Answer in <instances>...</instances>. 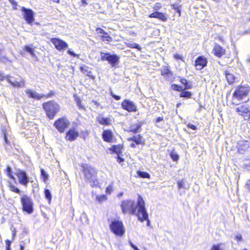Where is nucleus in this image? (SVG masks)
I'll list each match as a JSON object with an SVG mask.
<instances>
[{"label":"nucleus","instance_id":"nucleus-1","mask_svg":"<svg viewBox=\"0 0 250 250\" xmlns=\"http://www.w3.org/2000/svg\"><path fill=\"white\" fill-rule=\"evenodd\" d=\"M82 171L84 174L85 181L90 184L92 187L98 186L99 182L97 178V172L92 166L87 164L82 166Z\"/></svg>","mask_w":250,"mask_h":250},{"label":"nucleus","instance_id":"nucleus-2","mask_svg":"<svg viewBox=\"0 0 250 250\" xmlns=\"http://www.w3.org/2000/svg\"><path fill=\"white\" fill-rule=\"evenodd\" d=\"M250 89L248 86L243 85L238 87L233 93L232 104L235 105H239L238 102L247 96L250 92Z\"/></svg>","mask_w":250,"mask_h":250},{"label":"nucleus","instance_id":"nucleus-3","mask_svg":"<svg viewBox=\"0 0 250 250\" xmlns=\"http://www.w3.org/2000/svg\"><path fill=\"white\" fill-rule=\"evenodd\" d=\"M137 212L136 215L138 220L141 222H143L145 220L148 219V214L145 207V203L143 197L139 195L137 204Z\"/></svg>","mask_w":250,"mask_h":250},{"label":"nucleus","instance_id":"nucleus-4","mask_svg":"<svg viewBox=\"0 0 250 250\" xmlns=\"http://www.w3.org/2000/svg\"><path fill=\"white\" fill-rule=\"evenodd\" d=\"M42 107L50 119H53L60 110L59 104L53 101L44 103Z\"/></svg>","mask_w":250,"mask_h":250},{"label":"nucleus","instance_id":"nucleus-5","mask_svg":"<svg viewBox=\"0 0 250 250\" xmlns=\"http://www.w3.org/2000/svg\"><path fill=\"white\" fill-rule=\"evenodd\" d=\"M111 231L115 235L121 237L125 233V228L123 222L115 219L112 220L109 224Z\"/></svg>","mask_w":250,"mask_h":250},{"label":"nucleus","instance_id":"nucleus-6","mask_svg":"<svg viewBox=\"0 0 250 250\" xmlns=\"http://www.w3.org/2000/svg\"><path fill=\"white\" fill-rule=\"evenodd\" d=\"M21 202L22 205V210L28 214H31L33 212V202L31 198L26 194L21 195Z\"/></svg>","mask_w":250,"mask_h":250},{"label":"nucleus","instance_id":"nucleus-7","mask_svg":"<svg viewBox=\"0 0 250 250\" xmlns=\"http://www.w3.org/2000/svg\"><path fill=\"white\" fill-rule=\"evenodd\" d=\"M122 212L124 214L129 213L132 215L136 214L137 206L135 205L134 201L131 200H125L122 201L121 205Z\"/></svg>","mask_w":250,"mask_h":250},{"label":"nucleus","instance_id":"nucleus-8","mask_svg":"<svg viewBox=\"0 0 250 250\" xmlns=\"http://www.w3.org/2000/svg\"><path fill=\"white\" fill-rule=\"evenodd\" d=\"M69 124L70 122L66 118L62 117L56 121L54 125L60 133H62L68 127Z\"/></svg>","mask_w":250,"mask_h":250},{"label":"nucleus","instance_id":"nucleus-9","mask_svg":"<svg viewBox=\"0 0 250 250\" xmlns=\"http://www.w3.org/2000/svg\"><path fill=\"white\" fill-rule=\"evenodd\" d=\"M5 79L14 87L17 88L25 87V81L21 78H18L15 80V78L9 75H7L6 77H5Z\"/></svg>","mask_w":250,"mask_h":250},{"label":"nucleus","instance_id":"nucleus-10","mask_svg":"<svg viewBox=\"0 0 250 250\" xmlns=\"http://www.w3.org/2000/svg\"><path fill=\"white\" fill-rule=\"evenodd\" d=\"M16 175L18 178L19 183L26 187L28 183L29 182V178L26 172L24 171L18 169L17 171Z\"/></svg>","mask_w":250,"mask_h":250},{"label":"nucleus","instance_id":"nucleus-11","mask_svg":"<svg viewBox=\"0 0 250 250\" xmlns=\"http://www.w3.org/2000/svg\"><path fill=\"white\" fill-rule=\"evenodd\" d=\"M121 105L124 109L129 112H136L137 110V107L135 104L129 100H124Z\"/></svg>","mask_w":250,"mask_h":250},{"label":"nucleus","instance_id":"nucleus-12","mask_svg":"<svg viewBox=\"0 0 250 250\" xmlns=\"http://www.w3.org/2000/svg\"><path fill=\"white\" fill-rule=\"evenodd\" d=\"M101 58L102 61L108 62H117L119 60V57L116 55L107 52H101Z\"/></svg>","mask_w":250,"mask_h":250},{"label":"nucleus","instance_id":"nucleus-13","mask_svg":"<svg viewBox=\"0 0 250 250\" xmlns=\"http://www.w3.org/2000/svg\"><path fill=\"white\" fill-rule=\"evenodd\" d=\"M21 10L24 13L23 17L25 20L28 24H31L34 20L33 11L31 9H27L24 7H22Z\"/></svg>","mask_w":250,"mask_h":250},{"label":"nucleus","instance_id":"nucleus-14","mask_svg":"<svg viewBox=\"0 0 250 250\" xmlns=\"http://www.w3.org/2000/svg\"><path fill=\"white\" fill-rule=\"evenodd\" d=\"M51 42L55 48L60 51L65 49L68 46L66 42L58 38H52Z\"/></svg>","mask_w":250,"mask_h":250},{"label":"nucleus","instance_id":"nucleus-15","mask_svg":"<svg viewBox=\"0 0 250 250\" xmlns=\"http://www.w3.org/2000/svg\"><path fill=\"white\" fill-rule=\"evenodd\" d=\"M128 140L134 142L136 145H144L145 144V140L141 134L133 136L129 138Z\"/></svg>","mask_w":250,"mask_h":250},{"label":"nucleus","instance_id":"nucleus-16","mask_svg":"<svg viewBox=\"0 0 250 250\" xmlns=\"http://www.w3.org/2000/svg\"><path fill=\"white\" fill-rule=\"evenodd\" d=\"M250 107L248 104H243L235 108V111L239 115L242 116L244 114H248L250 112Z\"/></svg>","mask_w":250,"mask_h":250},{"label":"nucleus","instance_id":"nucleus-17","mask_svg":"<svg viewBox=\"0 0 250 250\" xmlns=\"http://www.w3.org/2000/svg\"><path fill=\"white\" fill-rule=\"evenodd\" d=\"M79 136L78 131L74 129H69L66 133V139L69 141H74Z\"/></svg>","mask_w":250,"mask_h":250},{"label":"nucleus","instance_id":"nucleus-18","mask_svg":"<svg viewBox=\"0 0 250 250\" xmlns=\"http://www.w3.org/2000/svg\"><path fill=\"white\" fill-rule=\"evenodd\" d=\"M249 143L248 141H240L237 146L238 151L240 153H243L244 151L249 148Z\"/></svg>","mask_w":250,"mask_h":250},{"label":"nucleus","instance_id":"nucleus-19","mask_svg":"<svg viewBox=\"0 0 250 250\" xmlns=\"http://www.w3.org/2000/svg\"><path fill=\"white\" fill-rule=\"evenodd\" d=\"M213 51L215 56L220 57L225 54V50L221 45L215 44Z\"/></svg>","mask_w":250,"mask_h":250},{"label":"nucleus","instance_id":"nucleus-20","mask_svg":"<svg viewBox=\"0 0 250 250\" xmlns=\"http://www.w3.org/2000/svg\"><path fill=\"white\" fill-rule=\"evenodd\" d=\"M102 136L104 141L109 143L112 142L113 134L110 130H104L102 133Z\"/></svg>","mask_w":250,"mask_h":250},{"label":"nucleus","instance_id":"nucleus-21","mask_svg":"<svg viewBox=\"0 0 250 250\" xmlns=\"http://www.w3.org/2000/svg\"><path fill=\"white\" fill-rule=\"evenodd\" d=\"M149 17L151 18H157L162 21H166L167 20V18L166 17L165 14L159 12H155L150 14L149 15Z\"/></svg>","mask_w":250,"mask_h":250},{"label":"nucleus","instance_id":"nucleus-22","mask_svg":"<svg viewBox=\"0 0 250 250\" xmlns=\"http://www.w3.org/2000/svg\"><path fill=\"white\" fill-rule=\"evenodd\" d=\"M25 93L30 98L38 100L42 98V95L37 93L36 91H33L31 89H26L25 90Z\"/></svg>","mask_w":250,"mask_h":250},{"label":"nucleus","instance_id":"nucleus-23","mask_svg":"<svg viewBox=\"0 0 250 250\" xmlns=\"http://www.w3.org/2000/svg\"><path fill=\"white\" fill-rule=\"evenodd\" d=\"M97 121L99 124L104 125H110V122L111 121L109 118H105L101 116L97 117Z\"/></svg>","mask_w":250,"mask_h":250},{"label":"nucleus","instance_id":"nucleus-24","mask_svg":"<svg viewBox=\"0 0 250 250\" xmlns=\"http://www.w3.org/2000/svg\"><path fill=\"white\" fill-rule=\"evenodd\" d=\"M80 68L83 74H85L87 76H89L93 80L95 79V76L92 75V72L91 71V69L89 67H88L85 65H83L81 66Z\"/></svg>","mask_w":250,"mask_h":250},{"label":"nucleus","instance_id":"nucleus-25","mask_svg":"<svg viewBox=\"0 0 250 250\" xmlns=\"http://www.w3.org/2000/svg\"><path fill=\"white\" fill-rule=\"evenodd\" d=\"M225 75H226V77L227 80V81L229 84H231L234 82L235 79V77L234 76V75L232 74L229 73V71L226 70Z\"/></svg>","mask_w":250,"mask_h":250},{"label":"nucleus","instance_id":"nucleus-26","mask_svg":"<svg viewBox=\"0 0 250 250\" xmlns=\"http://www.w3.org/2000/svg\"><path fill=\"white\" fill-rule=\"evenodd\" d=\"M142 125V124L140 122L132 125L130 127V131L134 133H136L139 132V130L140 129Z\"/></svg>","mask_w":250,"mask_h":250},{"label":"nucleus","instance_id":"nucleus-27","mask_svg":"<svg viewBox=\"0 0 250 250\" xmlns=\"http://www.w3.org/2000/svg\"><path fill=\"white\" fill-rule=\"evenodd\" d=\"M192 96L191 92L186 91L185 89H183L181 91V93L180 94V97L185 98L187 99H189L191 98Z\"/></svg>","mask_w":250,"mask_h":250},{"label":"nucleus","instance_id":"nucleus-28","mask_svg":"<svg viewBox=\"0 0 250 250\" xmlns=\"http://www.w3.org/2000/svg\"><path fill=\"white\" fill-rule=\"evenodd\" d=\"M163 76L166 80L169 82H172L174 81L173 73L170 70L168 71V72H167Z\"/></svg>","mask_w":250,"mask_h":250},{"label":"nucleus","instance_id":"nucleus-29","mask_svg":"<svg viewBox=\"0 0 250 250\" xmlns=\"http://www.w3.org/2000/svg\"><path fill=\"white\" fill-rule=\"evenodd\" d=\"M180 82L181 83L184 85L185 89H190L192 87L191 83H189L188 81L185 78L180 79Z\"/></svg>","mask_w":250,"mask_h":250},{"label":"nucleus","instance_id":"nucleus-30","mask_svg":"<svg viewBox=\"0 0 250 250\" xmlns=\"http://www.w3.org/2000/svg\"><path fill=\"white\" fill-rule=\"evenodd\" d=\"M127 47L130 48H136L138 50L140 51L141 50V47L138 44H137L134 42H129L125 43Z\"/></svg>","mask_w":250,"mask_h":250},{"label":"nucleus","instance_id":"nucleus-31","mask_svg":"<svg viewBox=\"0 0 250 250\" xmlns=\"http://www.w3.org/2000/svg\"><path fill=\"white\" fill-rule=\"evenodd\" d=\"M74 97L75 101H76V104H77L79 108L80 109L85 110L86 109H85V107L81 104V100L80 98L79 97L76 96V95H74Z\"/></svg>","mask_w":250,"mask_h":250},{"label":"nucleus","instance_id":"nucleus-32","mask_svg":"<svg viewBox=\"0 0 250 250\" xmlns=\"http://www.w3.org/2000/svg\"><path fill=\"white\" fill-rule=\"evenodd\" d=\"M137 173L138 175L143 178H150V175L148 173L145 172V171H142L140 170H138L137 172Z\"/></svg>","mask_w":250,"mask_h":250},{"label":"nucleus","instance_id":"nucleus-33","mask_svg":"<svg viewBox=\"0 0 250 250\" xmlns=\"http://www.w3.org/2000/svg\"><path fill=\"white\" fill-rule=\"evenodd\" d=\"M110 150L112 151L113 152L116 153L118 154H119L121 153V147L120 146H112V147L110 148Z\"/></svg>","mask_w":250,"mask_h":250},{"label":"nucleus","instance_id":"nucleus-34","mask_svg":"<svg viewBox=\"0 0 250 250\" xmlns=\"http://www.w3.org/2000/svg\"><path fill=\"white\" fill-rule=\"evenodd\" d=\"M45 198L48 200L49 203L51 201L52 194L49 189H45L44 191Z\"/></svg>","mask_w":250,"mask_h":250},{"label":"nucleus","instance_id":"nucleus-35","mask_svg":"<svg viewBox=\"0 0 250 250\" xmlns=\"http://www.w3.org/2000/svg\"><path fill=\"white\" fill-rule=\"evenodd\" d=\"M9 187L11 191L21 195V191L20 189H19L18 188L15 187L14 185L10 184Z\"/></svg>","mask_w":250,"mask_h":250},{"label":"nucleus","instance_id":"nucleus-36","mask_svg":"<svg viewBox=\"0 0 250 250\" xmlns=\"http://www.w3.org/2000/svg\"><path fill=\"white\" fill-rule=\"evenodd\" d=\"M41 175L43 181L45 182L48 179V174L45 172L44 169L42 168L41 169Z\"/></svg>","mask_w":250,"mask_h":250},{"label":"nucleus","instance_id":"nucleus-37","mask_svg":"<svg viewBox=\"0 0 250 250\" xmlns=\"http://www.w3.org/2000/svg\"><path fill=\"white\" fill-rule=\"evenodd\" d=\"M24 49L27 52L30 53L31 55H34L35 49L34 48L31 47L29 46L26 45L25 46Z\"/></svg>","mask_w":250,"mask_h":250},{"label":"nucleus","instance_id":"nucleus-38","mask_svg":"<svg viewBox=\"0 0 250 250\" xmlns=\"http://www.w3.org/2000/svg\"><path fill=\"white\" fill-rule=\"evenodd\" d=\"M100 39L103 40V41H108L110 42L111 41V37L107 34L104 35H101L100 36Z\"/></svg>","mask_w":250,"mask_h":250},{"label":"nucleus","instance_id":"nucleus-39","mask_svg":"<svg viewBox=\"0 0 250 250\" xmlns=\"http://www.w3.org/2000/svg\"><path fill=\"white\" fill-rule=\"evenodd\" d=\"M223 245L222 243H219L216 245H213L210 250H223V249L221 248V246Z\"/></svg>","mask_w":250,"mask_h":250},{"label":"nucleus","instance_id":"nucleus-40","mask_svg":"<svg viewBox=\"0 0 250 250\" xmlns=\"http://www.w3.org/2000/svg\"><path fill=\"white\" fill-rule=\"evenodd\" d=\"M107 199L106 196L105 195H100V196H96V200L99 202L102 203L104 201H106Z\"/></svg>","mask_w":250,"mask_h":250},{"label":"nucleus","instance_id":"nucleus-41","mask_svg":"<svg viewBox=\"0 0 250 250\" xmlns=\"http://www.w3.org/2000/svg\"><path fill=\"white\" fill-rule=\"evenodd\" d=\"M171 88L175 91L181 92L183 88V87L177 85L176 84H173L171 85Z\"/></svg>","mask_w":250,"mask_h":250},{"label":"nucleus","instance_id":"nucleus-42","mask_svg":"<svg viewBox=\"0 0 250 250\" xmlns=\"http://www.w3.org/2000/svg\"><path fill=\"white\" fill-rule=\"evenodd\" d=\"M195 62H207V60L204 56H199L196 59Z\"/></svg>","mask_w":250,"mask_h":250},{"label":"nucleus","instance_id":"nucleus-43","mask_svg":"<svg viewBox=\"0 0 250 250\" xmlns=\"http://www.w3.org/2000/svg\"><path fill=\"white\" fill-rule=\"evenodd\" d=\"M207 63H195L194 66L197 70H201L207 66Z\"/></svg>","mask_w":250,"mask_h":250},{"label":"nucleus","instance_id":"nucleus-44","mask_svg":"<svg viewBox=\"0 0 250 250\" xmlns=\"http://www.w3.org/2000/svg\"><path fill=\"white\" fill-rule=\"evenodd\" d=\"M8 176L12 179H15V177L12 174V168L10 167H7L6 169Z\"/></svg>","mask_w":250,"mask_h":250},{"label":"nucleus","instance_id":"nucleus-45","mask_svg":"<svg viewBox=\"0 0 250 250\" xmlns=\"http://www.w3.org/2000/svg\"><path fill=\"white\" fill-rule=\"evenodd\" d=\"M170 157L174 161H177L179 159V155L175 152H171Z\"/></svg>","mask_w":250,"mask_h":250},{"label":"nucleus","instance_id":"nucleus-46","mask_svg":"<svg viewBox=\"0 0 250 250\" xmlns=\"http://www.w3.org/2000/svg\"><path fill=\"white\" fill-rule=\"evenodd\" d=\"M177 185H178V188L179 189H181V188H186L184 186L185 182H184L183 180H178V182H177Z\"/></svg>","mask_w":250,"mask_h":250},{"label":"nucleus","instance_id":"nucleus-47","mask_svg":"<svg viewBox=\"0 0 250 250\" xmlns=\"http://www.w3.org/2000/svg\"><path fill=\"white\" fill-rule=\"evenodd\" d=\"M172 9L175 10L179 15V16L181 15V9L179 6L177 4H173L172 5Z\"/></svg>","mask_w":250,"mask_h":250},{"label":"nucleus","instance_id":"nucleus-48","mask_svg":"<svg viewBox=\"0 0 250 250\" xmlns=\"http://www.w3.org/2000/svg\"><path fill=\"white\" fill-rule=\"evenodd\" d=\"M2 134L3 135V139L4 140L5 143L6 144L9 145H10V142L8 140V138L6 136V131L4 130H3L2 131Z\"/></svg>","mask_w":250,"mask_h":250},{"label":"nucleus","instance_id":"nucleus-49","mask_svg":"<svg viewBox=\"0 0 250 250\" xmlns=\"http://www.w3.org/2000/svg\"><path fill=\"white\" fill-rule=\"evenodd\" d=\"M96 32L97 34H103L104 35L107 34V32H106L104 30L100 27H98L96 29Z\"/></svg>","mask_w":250,"mask_h":250},{"label":"nucleus","instance_id":"nucleus-50","mask_svg":"<svg viewBox=\"0 0 250 250\" xmlns=\"http://www.w3.org/2000/svg\"><path fill=\"white\" fill-rule=\"evenodd\" d=\"M170 70L168 68L167 66H165L163 68L161 69V73L162 76L164 75Z\"/></svg>","mask_w":250,"mask_h":250},{"label":"nucleus","instance_id":"nucleus-51","mask_svg":"<svg viewBox=\"0 0 250 250\" xmlns=\"http://www.w3.org/2000/svg\"><path fill=\"white\" fill-rule=\"evenodd\" d=\"M54 95V92L53 91H51L49 93H48L47 95H42V98L45 97L46 98H49L52 97Z\"/></svg>","mask_w":250,"mask_h":250},{"label":"nucleus","instance_id":"nucleus-52","mask_svg":"<svg viewBox=\"0 0 250 250\" xmlns=\"http://www.w3.org/2000/svg\"><path fill=\"white\" fill-rule=\"evenodd\" d=\"M11 243V242L9 240H6L5 241L6 250H11V249H10Z\"/></svg>","mask_w":250,"mask_h":250},{"label":"nucleus","instance_id":"nucleus-53","mask_svg":"<svg viewBox=\"0 0 250 250\" xmlns=\"http://www.w3.org/2000/svg\"><path fill=\"white\" fill-rule=\"evenodd\" d=\"M67 53L69 55L74 57H78V55L76 54L74 51H73L71 49H68L67 51Z\"/></svg>","mask_w":250,"mask_h":250},{"label":"nucleus","instance_id":"nucleus-54","mask_svg":"<svg viewBox=\"0 0 250 250\" xmlns=\"http://www.w3.org/2000/svg\"><path fill=\"white\" fill-rule=\"evenodd\" d=\"M110 93H111V95L112 96V97L115 100H116L117 101H118V100H120L121 99V97L120 96H118V95H116L113 94L112 91H111Z\"/></svg>","mask_w":250,"mask_h":250},{"label":"nucleus","instance_id":"nucleus-55","mask_svg":"<svg viewBox=\"0 0 250 250\" xmlns=\"http://www.w3.org/2000/svg\"><path fill=\"white\" fill-rule=\"evenodd\" d=\"M129 244L130 245V246L131 247V248L134 250H140L135 245H134L133 243L130 241L129 240Z\"/></svg>","mask_w":250,"mask_h":250},{"label":"nucleus","instance_id":"nucleus-56","mask_svg":"<svg viewBox=\"0 0 250 250\" xmlns=\"http://www.w3.org/2000/svg\"><path fill=\"white\" fill-rule=\"evenodd\" d=\"M235 239L237 241H243L242 236L241 234H239L237 235L236 236H235Z\"/></svg>","mask_w":250,"mask_h":250},{"label":"nucleus","instance_id":"nucleus-57","mask_svg":"<svg viewBox=\"0 0 250 250\" xmlns=\"http://www.w3.org/2000/svg\"><path fill=\"white\" fill-rule=\"evenodd\" d=\"M242 116H243L244 119L246 120L250 119V112H249L248 114H244Z\"/></svg>","mask_w":250,"mask_h":250},{"label":"nucleus","instance_id":"nucleus-58","mask_svg":"<svg viewBox=\"0 0 250 250\" xmlns=\"http://www.w3.org/2000/svg\"><path fill=\"white\" fill-rule=\"evenodd\" d=\"M188 127L189 128L192 129V130H196L197 129L196 126L195 125H192V124H189L188 125Z\"/></svg>","mask_w":250,"mask_h":250},{"label":"nucleus","instance_id":"nucleus-59","mask_svg":"<svg viewBox=\"0 0 250 250\" xmlns=\"http://www.w3.org/2000/svg\"><path fill=\"white\" fill-rule=\"evenodd\" d=\"M174 58L176 60H179V59H181L183 61H184L183 59L182 58L181 56L178 54H175L174 56Z\"/></svg>","mask_w":250,"mask_h":250},{"label":"nucleus","instance_id":"nucleus-60","mask_svg":"<svg viewBox=\"0 0 250 250\" xmlns=\"http://www.w3.org/2000/svg\"><path fill=\"white\" fill-rule=\"evenodd\" d=\"M164 121L163 117H158L156 119V123H159L161 121Z\"/></svg>","mask_w":250,"mask_h":250},{"label":"nucleus","instance_id":"nucleus-61","mask_svg":"<svg viewBox=\"0 0 250 250\" xmlns=\"http://www.w3.org/2000/svg\"><path fill=\"white\" fill-rule=\"evenodd\" d=\"M246 34H250V29L245 30L242 33V35H244Z\"/></svg>","mask_w":250,"mask_h":250},{"label":"nucleus","instance_id":"nucleus-62","mask_svg":"<svg viewBox=\"0 0 250 250\" xmlns=\"http://www.w3.org/2000/svg\"><path fill=\"white\" fill-rule=\"evenodd\" d=\"M117 161L118 163H120L123 162L124 161V159L120 157L119 156H118Z\"/></svg>","mask_w":250,"mask_h":250},{"label":"nucleus","instance_id":"nucleus-63","mask_svg":"<svg viewBox=\"0 0 250 250\" xmlns=\"http://www.w3.org/2000/svg\"><path fill=\"white\" fill-rule=\"evenodd\" d=\"M92 102L93 103L94 105L97 107H99L100 105V104L96 101H93Z\"/></svg>","mask_w":250,"mask_h":250},{"label":"nucleus","instance_id":"nucleus-64","mask_svg":"<svg viewBox=\"0 0 250 250\" xmlns=\"http://www.w3.org/2000/svg\"><path fill=\"white\" fill-rule=\"evenodd\" d=\"M247 168L250 170V161L247 165Z\"/></svg>","mask_w":250,"mask_h":250}]
</instances>
